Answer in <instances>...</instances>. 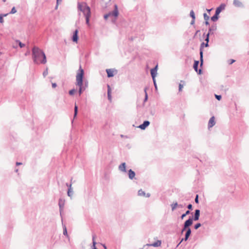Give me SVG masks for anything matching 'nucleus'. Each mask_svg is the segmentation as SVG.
Wrapping results in <instances>:
<instances>
[{"mask_svg":"<svg viewBox=\"0 0 249 249\" xmlns=\"http://www.w3.org/2000/svg\"><path fill=\"white\" fill-rule=\"evenodd\" d=\"M32 51L35 63L36 64H45L46 63V57L43 51L37 48H34Z\"/></svg>","mask_w":249,"mask_h":249,"instance_id":"nucleus-1","label":"nucleus"},{"mask_svg":"<svg viewBox=\"0 0 249 249\" xmlns=\"http://www.w3.org/2000/svg\"><path fill=\"white\" fill-rule=\"evenodd\" d=\"M84 71L83 69L80 66L79 70L78 71L76 76V85L79 87V93L80 95L82 92L85 90L87 85L85 84V86H83V77Z\"/></svg>","mask_w":249,"mask_h":249,"instance_id":"nucleus-2","label":"nucleus"},{"mask_svg":"<svg viewBox=\"0 0 249 249\" xmlns=\"http://www.w3.org/2000/svg\"><path fill=\"white\" fill-rule=\"evenodd\" d=\"M78 8L85 15L86 23L89 26V18L91 15L90 8L85 2L79 3Z\"/></svg>","mask_w":249,"mask_h":249,"instance_id":"nucleus-3","label":"nucleus"},{"mask_svg":"<svg viewBox=\"0 0 249 249\" xmlns=\"http://www.w3.org/2000/svg\"><path fill=\"white\" fill-rule=\"evenodd\" d=\"M211 30L210 29L209 30V32H208V33L206 35V38L205 39V41H206V43H205L204 42H203L202 43H201V46H200V60H201V65H202V62H203V51H202V49L204 47H208V42H209V35L210 34V32H211Z\"/></svg>","mask_w":249,"mask_h":249,"instance_id":"nucleus-4","label":"nucleus"},{"mask_svg":"<svg viewBox=\"0 0 249 249\" xmlns=\"http://www.w3.org/2000/svg\"><path fill=\"white\" fill-rule=\"evenodd\" d=\"M193 224V219L189 218L188 220H186L184 225V228L182 230V232L185 230L189 226H191Z\"/></svg>","mask_w":249,"mask_h":249,"instance_id":"nucleus-5","label":"nucleus"},{"mask_svg":"<svg viewBox=\"0 0 249 249\" xmlns=\"http://www.w3.org/2000/svg\"><path fill=\"white\" fill-rule=\"evenodd\" d=\"M157 67H158V66H156L155 68L152 69L151 70V74L152 78L154 80V82H155V77L156 76V74H157ZM154 84H155V87L156 88V85L155 82H154Z\"/></svg>","mask_w":249,"mask_h":249,"instance_id":"nucleus-6","label":"nucleus"},{"mask_svg":"<svg viewBox=\"0 0 249 249\" xmlns=\"http://www.w3.org/2000/svg\"><path fill=\"white\" fill-rule=\"evenodd\" d=\"M106 71L108 77H113L114 75V72H116V73L117 72L116 70L111 69H107Z\"/></svg>","mask_w":249,"mask_h":249,"instance_id":"nucleus-7","label":"nucleus"},{"mask_svg":"<svg viewBox=\"0 0 249 249\" xmlns=\"http://www.w3.org/2000/svg\"><path fill=\"white\" fill-rule=\"evenodd\" d=\"M78 30H76L74 31V32L73 33V35L72 38V41L75 43H77V41H78Z\"/></svg>","mask_w":249,"mask_h":249,"instance_id":"nucleus-8","label":"nucleus"},{"mask_svg":"<svg viewBox=\"0 0 249 249\" xmlns=\"http://www.w3.org/2000/svg\"><path fill=\"white\" fill-rule=\"evenodd\" d=\"M226 5L225 4H221L216 9V12L217 15H219L222 10L225 8Z\"/></svg>","mask_w":249,"mask_h":249,"instance_id":"nucleus-9","label":"nucleus"},{"mask_svg":"<svg viewBox=\"0 0 249 249\" xmlns=\"http://www.w3.org/2000/svg\"><path fill=\"white\" fill-rule=\"evenodd\" d=\"M215 124V118L214 116L212 117L208 123V126L209 128L212 127Z\"/></svg>","mask_w":249,"mask_h":249,"instance_id":"nucleus-10","label":"nucleus"},{"mask_svg":"<svg viewBox=\"0 0 249 249\" xmlns=\"http://www.w3.org/2000/svg\"><path fill=\"white\" fill-rule=\"evenodd\" d=\"M150 124V123L148 121H145L143 122V123L140 125H139V127L141 129L144 130L145 128L148 126Z\"/></svg>","mask_w":249,"mask_h":249,"instance_id":"nucleus-11","label":"nucleus"},{"mask_svg":"<svg viewBox=\"0 0 249 249\" xmlns=\"http://www.w3.org/2000/svg\"><path fill=\"white\" fill-rule=\"evenodd\" d=\"M161 244V242L160 240H158L157 242L151 244H147L148 246H153L155 247H158L160 246Z\"/></svg>","mask_w":249,"mask_h":249,"instance_id":"nucleus-12","label":"nucleus"},{"mask_svg":"<svg viewBox=\"0 0 249 249\" xmlns=\"http://www.w3.org/2000/svg\"><path fill=\"white\" fill-rule=\"evenodd\" d=\"M109 14H110V16H113L115 17H117L118 16V11L117 9V6L116 5H115L114 11L112 13H110Z\"/></svg>","mask_w":249,"mask_h":249,"instance_id":"nucleus-13","label":"nucleus"},{"mask_svg":"<svg viewBox=\"0 0 249 249\" xmlns=\"http://www.w3.org/2000/svg\"><path fill=\"white\" fill-rule=\"evenodd\" d=\"M135 176V172L132 171L131 169H130L128 171V176L130 179H132Z\"/></svg>","mask_w":249,"mask_h":249,"instance_id":"nucleus-14","label":"nucleus"},{"mask_svg":"<svg viewBox=\"0 0 249 249\" xmlns=\"http://www.w3.org/2000/svg\"><path fill=\"white\" fill-rule=\"evenodd\" d=\"M119 169L120 171L123 172H126V166L124 162L122 163L119 167Z\"/></svg>","mask_w":249,"mask_h":249,"instance_id":"nucleus-15","label":"nucleus"},{"mask_svg":"<svg viewBox=\"0 0 249 249\" xmlns=\"http://www.w3.org/2000/svg\"><path fill=\"white\" fill-rule=\"evenodd\" d=\"M200 215V211L199 210H196L195 211L194 220L196 221L198 220Z\"/></svg>","mask_w":249,"mask_h":249,"instance_id":"nucleus-16","label":"nucleus"},{"mask_svg":"<svg viewBox=\"0 0 249 249\" xmlns=\"http://www.w3.org/2000/svg\"><path fill=\"white\" fill-rule=\"evenodd\" d=\"M107 96L108 99L111 101V89L109 85L107 86Z\"/></svg>","mask_w":249,"mask_h":249,"instance_id":"nucleus-17","label":"nucleus"},{"mask_svg":"<svg viewBox=\"0 0 249 249\" xmlns=\"http://www.w3.org/2000/svg\"><path fill=\"white\" fill-rule=\"evenodd\" d=\"M191 229L190 228H188L187 232H186V234H185V238H184V240H185V241L187 240V239H188L189 236L191 234Z\"/></svg>","mask_w":249,"mask_h":249,"instance_id":"nucleus-18","label":"nucleus"},{"mask_svg":"<svg viewBox=\"0 0 249 249\" xmlns=\"http://www.w3.org/2000/svg\"><path fill=\"white\" fill-rule=\"evenodd\" d=\"M190 16L193 18V20L191 21V24H193L195 22V15L194 12L193 10H191L190 12Z\"/></svg>","mask_w":249,"mask_h":249,"instance_id":"nucleus-19","label":"nucleus"},{"mask_svg":"<svg viewBox=\"0 0 249 249\" xmlns=\"http://www.w3.org/2000/svg\"><path fill=\"white\" fill-rule=\"evenodd\" d=\"M199 62L198 61H195L194 64V68L196 72L198 71V65Z\"/></svg>","mask_w":249,"mask_h":249,"instance_id":"nucleus-20","label":"nucleus"},{"mask_svg":"<svg viewBox=\"0 0 249 249\" xmlns=\"http://www.w3.org/2000/svg\"><path fill=\"white\" fill-rule=\"evenodd\" d=\"M95 239H96V236H95V235H93L92 236V243H93V249H97L95 247V245L96 244V241H95Z\"/></svg>","mask_w":249,"mask_h":249,"instance_id":"nucleus-21","label":"nucleus"},{"mask_svg":"<svg viewBox=\"0 0 249 249\" xmlns=\"http://www.w3.org/2000/svg\"><path fill=\"white\" fill-rule=\"evenodd\" d=\"M218 15H217L216 12H215V15L211 18V19L213 21H215L218 19Z\"/></svg>","mask_w":249,"mask_h":249,"instance_id":"nucleus-22","label":"nucleus"},{"mask_svg":"<svg viewBox=\"0 0 249 249\" xmlns=\"http://www.w3.org/2000/svg\"><path fill=\"white\" fill-rule=\"evenodd\" d=\"M77 112H78V107L75 103V106H74V118H75L76 117L77 114Z\"/></svg>","mask_w":249,"mask_h":249,"instance_id":"nucleus-23","label":"nucleus"},{"mask_svg":"<svg viewBox=\"0 0 249 249\" xmlns=\"http://www.w3.org/2000/svg\"><path fill=\"white\" fill-rule=\"evenodd\" d=\"M178 206V203L175 202L171 205L172 210L173 211Z\"/></svg>","mask_w":249,"mask_h":249,"instance_id":"nucleus-24","label":"nucleus"},{"mask_svg":"<svg viewBox=\"0 0 249 249\" xmlns=\"http://www.w3.org/2000/svg\"><path fill=\"white\" fill-rule=\"evenodd\" d=\"M233 3L235 5L239 6L241 5V2L239 1L238 0H234L233 1Z\"/></svg>","mask_w":249,"mask_h":249,"instance_id":"nucleus-25","label":"nucleus"},{"mask_svg":"<svg viewBox=\"0 0 249 249\" xmlns=\"http://www.w3.org/2000/svg\"><path fill=\"white\" fill-rule=\"evenodd\" d=\"M181 83H182V84L180 83L179 84V91H181L182 90V88L183 87V84L185 83L184 81H181Z\"/></svg>","mask_w":249,"mask_h":249,"instance_id":"nucleus-26","label":"nucleus"},{"mask_svg":"<svg viewBox=\"0 0 249 249\" xmlns=\"http://www.w3.org/2000/svg\"><path fill=\"white\" fill-rule=\"evenodd\" d=\"M138 195L140 196H145V194L143 191L140 190L138 192Z\"/></svg>","mask_w":249,"mask_h":249,"instance_id":"nucleus-27","label":"nucleus"},{"mask_svg":"<svg viewBox=\"0 0 249 249\" xmlns=\"http://www.w3.org/2000/svg\"><path fill=\"white\" fill-rule=\"evenodd\" d=\"M76 91V90L75 89H72L69 91V94L70 95H73Z\"/></svg>","mask_w":249,"mask_h":249,"instance_id":"nucleus-28","label":"nucleus"},{"mask_svg":"<svg viewBox=\"0 0 249 249\" xmlns=\"http://www.w3.org/2000/svg\"><path fill=\"white\" fill-rule=\"evenodd\" d=\"M189 213H190L189 211H186V213H185L181 215V218L182 219H183L184 218V217H185V216H186L187 214H188Z\"/></svg>","mask_w":249,"mask_h":249,"instance_id":"nucleus-29","label":"nucleus"},{"mask_svg":"<svg viewBox=\"0 0 249 249\" xmlns=\"http://www.w3.org/2000/svg\"><path fill=\"white\" fill-rule=\"evenodd\" d=\"M144 92H145V98H144V102H146L147 100V98H148V95H147V92H146V89H144Z\"/></svg>","mask_w":249,"mask_h":249,"instance_id":"nucleus-30","label":"nucleus"},{"mask_svg":"<svg viewBox=\"0 0 249 249\" xmlns=\"http://www.w3.org/2000/svg\"><path fill=\"white\" fill-rule=\"evenodd\" d=\"M16 12H17V10H16L15 7H13V8L12 9V10H11V12H10V13H11V14H15V13H16Z\"/></svg>","mask_w":249,"mask_h":249,"instance_id":"nucleus-31","label":"nucleus"},{"mask_svg":"<svg viewBox=\"0 0 249 249\" xmlns=\"http://www.w3.org/2000/svg\"><path fill=\"white\" fill-rule=\"evenodd\" d=\"M201 226V224L200 223H197L195 226V229H197L198 228H199Z\"/></svg>","mask_w":249,"mask_h":249,"instance_id":"nucleus-32","label":"nucleus"},{"mask_svg":"<svg viewBox=\"0 0 249 249\" xmlns=\"http://www.w3.org/2000/svg\"><path fill=\"white\" fill-rule=\"evenodd\" d=\"M215 98L218 100H220L221 99V95H215Z\"/></svg>","mask_w":249,"mask_h":249,"instance_id":"nucleus-33","label":"nucleus"},{"mask_svg":"<svg viewBox=\"0 0 249 249\" xmlns=\"http://www.w3.org/2000/svg\"><path fill=\"white\" fill-rule=\"evenodd\" d=\"M204 18L206 20H208L209 19V17L206 14H204Z\"/></svg>","mask_w":249,"mask_h":249,"instance_id":"nucleus-34","label":"nucleus"},{"mask_svg":"<svg viewBox=\"0 0 249 249\" xmlns=\"http://www.w3.org/2000/svg\"><path fill=\"white\" fill-rule=\"evenodd\" d=\"M19 46H20V48H22V47H24L25 46V44L22 43L20 42H19Z\"/></svg>","mask_w":249,"mask_h":249,"instance_id":"nucleus-35","label":"nucleus"},{"mask_svg":"<svg viewBox=\"0 0 249 249\" xmlns=\"http://www.w3.org/2000/svg\"><path fill=\"white\" fill-rule=\"evenodd\" d=\"M71 185H70V188H69V189L68 190V195L69 196H71L70 194H71Z\"/></svg>","mask_w":249,"mask_h":249,"instance_id":"nucleus-36","label":"nucleus"},{"mask_svg":"<svg viewBox=\"0 0 249 249\" xmlns=\"http://www.w3.org/2000/svg\"><path fill=\"white\" fill-rule=\"evenodd\" d=\"M0 22L1 23L3 22V19L2 15H0Z\"/></svg>","mask_w":249,"mask_h":249,"instance_id":"nucleus-37","label":"nucleus"},{"mask_svg":"<svg viewBox=\"0 0 249 249\" xmlns=\"http://www.w3.org/2000/svg\"><path fill=\"white\" fill-rule=\"evenodd\" d=\"M109 16H110V14H109V13L108 14L105 15L104 16V18L106 19H107Z\"/></svg>","mask_w":249,"mask_h":249,"instance_id":"nucleus-38","label":"nucleus"},{"mask_svg":"<svg viewBox=\"0 0 249 249\" xmlns=\"http://www.w3.org/2000/svg\"><path fill=\"white\" fill-rule=\"evenodd\" d=\"M198 195H196V197L195 198V202L196 203H198Z\"/></svg>","mask_w":249,"mask_h":249,"instance_id":"nucleus-39","label":"nucleus"},{"mask_svg":"<svg viewBox=\"0 0 249 249\" xmlns=\"http://www.w3.org/2000/svg\"><path fill=\"white\" fill-rule=\"evenodd\" d=\"M56 86H57V85H56V83H52V87L53 88H55L56 87Z\"/></svg>","mask_w":249,"mask_h":249,"instance_id":"nucleus-40","label":"nucleus"},{"mask_svg":"<svg viewBox=\"0 0 249 249\" xmlns=\"http://www.w3.org/2000/svg\"><path fill=\"white\" fill-rule=\"evenodd\" d=\"M64 234L66 235H67V230H66V227H65V229H64Z\"/></svg>","mask_w":249,"mask_h":249,"instance_id":"nucleus-41","label":"nucleus"},{"mask_svg":"<svg viewBox=\"0 0 249 249\" xmlns=\"http://www.w3.org/2000/svg\"><path fill=\"white\" fill-rule=\"evenodd\" d=\"M187 207L189 209H191L192 208V205L191 204H189Z\"/></svg>","mask_w":249,"mask_h":249,"instance_id":"nucleus-42","label":"nucleus"},{"mask_svg":"<svg viewBox=\"0 0 249 249\" xmlns=\"http://www.w3.org/2000/svg\"><path fill=\"white\" fill-rule=\"evenodd\" d=\"M235 62V60H233V59H231V62L230 63V64H231L232 63H233V62Z\"/></svg>","mask_w":249,"mask_h":249,"instance_id":"nucleus-43","label":"nucleus"},{"mask_svg":"<svg viewBox=\"0 0 249 249\" xmlns=\"http://www.w3.org/2000/svg\"><path fill=\"white\" fill-rule=\"evenodd\" d=\"M21 164H22V163H21V162H16L17 165H21Z\"/></svg>","mask_w":249,"mask_h":249,"instance_id":"nucleus-44","label":"nucleus"},{"mask_svg":"<svg viewBox=\"0 0 249 249\" xmlns=\"http://www.w3.org/2000/svg\"><path fill=\"white\" fill-rule=\"evenodd\" d=\"M205 23H206V25H208L209 24V22H208V21L207 20H206Z\"/></svg>","mask_w":249,"mask_h":249,"instance_id":"nucleus-45","label":"nucleus"},{"mask_svg":"<svg viewBox=\"0 0 249 249\" xmlns=\"http://www.w3.org/2000/svg\"><path fill=\"white\" fill-rule=\"evenodd\" d=\"M47 74V71L46 72H44L43 73V75H44V76H45V75H46Z\"/></svg>","mask_w":249,"mask_h":249,"instance_id":"nucleus-46","label":"nucleus"},{"mask_svg":"<svg viewBox=\"0 0 249 249\" xmlns=\"http://www.w3.org/2000/svg\"><path fill=\"white\" fill-rule=\"evenodd\" d=\"M199 32V30H197V31L196 32L195 35H197Z\"/></svg>","mask_w":249,"mask_h":249,"instance_id":"nucleus-47","label":"nucleus"},{"mask_svg":"<svg viewBox=\"0 0 249 249\" xmlns=\"http://www.w3.org/2000/svg\"><path fill=\"white\" fill-rule=\"evenodd\" d=\"M103 247H104L105 249H107V247H106V246L105 245H103Z\"/></svg>","mask_w":249,"mask_h":249,"instance_id":"nucleus-48","label":"nucleus"},{"mask_svg":"<svg viewBox=\"0 0 249 249\" xmlns=\"http://www.w3.org/2000/svg\"><path fill=\"white\" fill-rule=\"evenodd\" d=\"M62 0H57V3L58 4L59 1H61Z\"/></svg>","mask_w":249,"mask_h":249,"instance_id":"nucleus-49","label":"nucleus"},{"mask_svg":"<svg viewBox=\"0 0 249 249\" xmlns=\"http://www.w3.org/2000/svg\"><path fill=\"white\" fill-rule=\"evenodd\" d=\"M201 70H199V73H200Z\"/></svg>","mask_w":249,"mask_h":249,"instance_id":"nucleus-50","label":"nucleus"},{"mask_svg":"<svg viewBox=\"0 0 249 249\" xmlns=\"http://www.w3.org/2000/svg\"><path fill=\"white\" fill-rule=\"evenodd\" d=\"M3 1L4 2H5L6 0H3Z\"/></svg>","mask_w":249,"mask_h":249,"instance_id":"nucleus-51","label":"nucleus"}]
</instances>
